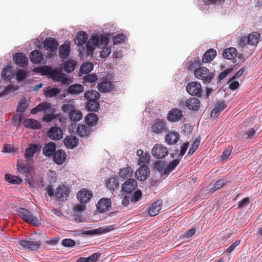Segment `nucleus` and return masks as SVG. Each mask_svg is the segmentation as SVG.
Masks as SVG:
<instances>
[{"label": "nucleus", "instance_id": "f257e3e1", "mask_svg": "<svg viewBox=\"0 0 262 262\" xmlns=\"http://www.w3.org/2000/svg\"><path fill=\"white\" fill-rule=\"evenodd\" d=\"M38 69L42 75L49 76L54 81L61 82L63 85H69L71 82L64 73L59 72L56 70L46 67H41Z\"/></svg>", "mask_w": 262, "mask_h": 262}, {"label": "nucleus", "instance_id": "f03ea898", "mask_svg": "<svg viewBox=\"0 0 262 262\" xmlns=\"http://www.w3.org/2000/svg\"><path fill=\"white\" fill-rule=\"evenodd\" d=\"M100 94L94 90L86 91L84 93V98L87 100L86 108L90 111L96 112L99 107L98 100Z\"/></svg>", "mask_w": 262, "mask_h": 262}, {"label": "nucleus", "instance_id": "7ed1b4c3", "mask_svg": "<svg viewBox=\"0 0 262 262\" xmlns=\"http://www.w3.org/2000/svg\"><path fill=\"white\" fill-rule=\"evenodd\" d=\"M17 212L19 216L26 223H31L34 226H38L39 225V222L38 218L33 216L32 213L28 210L24 208H20L17 209Z\"/></svg>", "mask_w": 262, "mask_h": 262}, {"label": "nucleus", "instance_id": "20e7f679", "mask_svg": "<svg viewBox=\"0 0 262 262\" xmlns=\"http://www.w3.org/2000/svg\"><path fill=\"white\" fill-rule=\"evenodd\" d=\"M194 75L196 78L203 80L205 83H210L213 77L209 70L204 67H201L195 70Z\"/></svg>", "mask_w": 262, "mask_h": 262}, {"label": "nucleus", "instance_id": "39448f33", "mask_svg": "<svg viewBox=\"0 0 262 262\" xmlns=\"http://www.w3.org/2000/svg\"><path fill=\"white\" fill-rule=\"evenodd\" d=\"M186 91L189 94L199 97L201 96L203 92L201 84L196 81L189 83L186 86Z\"/></svg>", "mask_w": 262, "mask_h": 262}, {"label": "nucleus", "instance_id": "423d86ee", "mask_svg": "<svg viewBox=\"0 0 262 262\" xmlns=\"http://www.w3.org/2000/svg\"><path fill=\"white\" fill-rule=\"evenodd\" d=\"M168 150L167 148L162 144H156L151 150L152 156L158 159L164 158L167 155Z\"/></svg>", "mask_w": 262, "mask_h": 262}, {"label": "nucleus", "instance_id": "0eeeda50", "mask_svg": "<svg viewBox=\"0 0 262 262\" xmlns=\"http://www.w3.org/2000/svg\"><path fill=\"white\" fill-rule=\"evenodd\" d=\"M41 243L40 241H31L30 237H27L25 239L19 241V244L20 246L27 249L32 250H35L39 249L41 246Z\"/></svg>", "mask_w": 262, "mask_h": 262}, {"label": "nucleus", "instance_id": "6e6552de", "mask_svg": "<svg viewBox=\"0 0 262 262\" xmlns=\"http://www.w3.org/2000/svg\"><path fill=\"white\" fill-rule=\"evenodd\" d=\"M47 136L51 140L58 141L62 138L63 132L62 130L59 127H52L48 131Z\"/></svg>", "mask_w": 262, "mask_h": 262}, {"label": "nucleus", "instance_id": "1a4fd4ad", "mask_svg": "<svg viewBox=\"0 0 262 262\" xmlns=\"http://www.w3.org/2000/svg\"><path fill=\"white\" fill-rule=\"evenodd\" d=\"M69 190L67 187L64 185L59 186L55 192V196L57 199L63 202L67 200L69 197Z\"/></svg>", "mask_w": 262, "mask_h": 262}, {"label": "nucleus", "instance_id": "9d476101", "mask_svg": "<svg viewBox=\"0 0 262 262\" xmlns=\"http://www.w3.org/2000/svg\"><path fill=\"white\" fill-rule=\"evenodd\" d=\"M137 187V182L134 179H129L125 181L122 185V190L127 193H131Z\"/></svg>", "mask_w": 262, "mask_h": 262}, {"label": "nucleus", "instance_id": "9b49d317", "mask_svg": "<svg viewBox=\"0 0 262 262\" xmlns=\"http://www.w3.org/2000/svg\"><path fill=\"white\" fill-rule=\"evenodd\" d=\"M40 148L41 146L39 144H29V147L25 150V158L27 159L28 161H32L34 154L39 151Z\"/></svg>", "mask_w": 262, "mask_h": 262}, {"label": "nucleus", "instance_id": "f8f14e48", "mask_svg": "<svg viewBox=\"0 0 262 262\" xmlns=\"http://www.w3.org/2000/svg\"><path fill=\"white\" fill-rule=\"evenodd\" d=\"M140 167L136 172V178L139 181L145 180L149 175V169L146 165H140Z\"/></svg>", "mask_w": 262, "mask_h": 262}, {"label": "nucleus", "instance_id": "ddd939ff", "mask_svg": "<svg viewBox=\"0 0 262 262\" xmlns=\"http://www.w3.org/2000/svg\"><path fill=\"white\" fill-rule=\"evenodd\" d=\"M92 196V192L86 189L81 190L77 194L78 200L82 204L88 203Z\"/></svg>", "mask_w": 262, "mask_h": 262}, {"label": "nucleus", "instance_id": "4468645a", "mask_svg": "<svg viewBox=\"0 0 262 262\" xmlns=\"http://www.w3.org/2000/svg\"><path fill=\"white\" fill-rule=\"evenodd\" d=\"M165 128V122L160 119L156 120L151 127V131L157 134H161Z\"/></svg>", "mask_w": 262, "mask_h": 262}, {"label": "nucleus", "instance_id": "2eb2a0df", "mask_svg": "<svg viewBox=\"0 0 262 262\" xmlns=\"http://www.w3.org/2000/svg\"><path fill=\"white\" fill-rule=\"evenodd\" d=\"M113 229L111 226L107 227H102L94 230L88 231H82L81 233L83 235H94L99 234L106 233Z\"/></svg>", "mask_w": 262, "mask_h": 262}, {"label": "nucleus", "instance_id": "dca6fc26", "mask_svg": "<svg viewBox=\"0 0 262 262\" xmlns=\"http://www.w3.org/2000/svg\"><path fill=\"white\" fill-rule=\"evenodd\" d=\"M111 200L108 198H102L97 203V208L100 212H103L108 210L111 206Z\"/></svg>", "mask_w": 262, "mask_h": 262}, {"label": "nucleus", "instance_id": "f3484780", "mask_svg": "<svg viewBox=\"0 0 262 262\" xmlns=\"http://www.w3.org/2000/svg\"><path fill=\"white\" fill-rule=\"evenodd\" d=\"M182 105H185L189 110L197 111L200 107V101L196 98H191L183 102Z\"/></svg>", "mask_w": 262, "mask_h": 262}, {"label": "nucleus", "instance_id": "a211bd4d", "mask_svg": "<svg viewBox=\"0 0 262 262\" xmlns=\"http://www.w3.org/2000/svg\"><path fill=\"white\" fill-rule=\"evenodd\" d=\"M76 108L75 105V102L73 100H67L64 99L63 101V104L61 106L62 111L68 115Z\"/></svg>", "mask_w": 262, "mask_h": 262}, {"label": "nucleus", "instance_id": "6ab92c4d", "mask_svg": "<svg viewBox=\"0 0 262 262\" xmlns=\"http://www.w3.org/2000/svg\"><path fill=\"white\" fill-rule=\"evenodd\" d=\"M97 88L100 92L105 93L112 91L114 88V84L112 82L104 79L101 82L98 84Z\"/></svg>", "mask_w": 262, "mask_h": 262}, {"label": "nucleus", "instance_id": "aec40b11", "mask_svg": "<svg viewBox=\"0 0 262 262\" xmlns=\"http://www.w3.org/2000/svg\"><path fill=\"white\" fill-rule=\"evenodd\" d=\"M98 41L99 37L97 36H93L89 39L86 45V51L88 52V54L92 53L96 47H98Z\"/></svg>", "mask_w": 262, "mask_h": 262}, {"label": "nucleus", "instance_id": "412c9836", "mask_svg": "<svg viewBox=\"0 0 262 262\" xmlns=\"http://www.w3.org/2000/svg\"><path fill=\"white\" fill-rule=\"evenodd\" d=\"M43 45L47 50L50 52H54L57 50L58 43L55 39L50 37L44 41Z\"/></svg>", "mask_w": 262, "mask_h": 262}, {"label": "nucleus", "instance_id": "4be33fe9", "mask_svg": "<svg viewBox=\"0 0 262 262\" xmlns=\"http://www.w3.org/2000/svg\"><path fill=\"white\" fill-rule=\"evenodd\" d=\"M162 202L158 200L152 204L148 209V214L151 216L157 215L162 209Z\"/></svg>", "mask_w": 262, "mask_h": 262}, {"label": "nucleus", "instance_id": "5701e85b", "mask_svg": "<svg viewBox=\"0 0 262 262\" xmlns=\"http://www.w3.org/2000/svg\"><path fill=\"white\" fill-rule=\"evenodd\" d=\"M84 86L80 84H73L70 85L67 91L68 94L72 95H77L84 91Z\"/></svg>", "mask_w": 262, "mask_h": 262}, {"label": "nucleus", "instance_id": "b1692460", "mask_svg": "<svg viewBox=\"0 0 262 262\" xmlns=\"http://www.w3.org/2000/svg\"><path fill=\"white\" fill-rule=\"evenodd\" d=\"M67 155L65 152L59 149L55 152L53 155L54 161L58 165H61L66 161Z\"/></svg>", "mask_w": 262, "mask_h": 262}, {"label": "nucleus", "instance_id": "393cba45", "mask_svg": "<svg viewBox=\"0 0 262 262\" xmlns=\"http://www.w3.org/2000/svg\"><path fill=\"white\" fill-rule=\"evenodd\" d=\"M15 63L20 67H24L27 65L28 58L22 53H16L13 57Z\"/></svg>", "mask_w": 262, "mask_h": 262}, {"label": "nucleus", "instance_id": "a878e982", "mask_svg": "<svg viewBox=\"0 0 262 262\" xmlns=\"http://www.w3.org/2000/svg\"><path fill=\"white\" fill-rule=\"evenodd\" d=\"M56 144L52 142H50L46 144L42 150L43 155L46 157H51L56 151Z\"/></svg>", "mask_w": 262, "mask_h": 262}, {"label": "nucleus", "instance_id": "bb28decb", "mask_svg": "<svg viewBox=\"0 0 262 262\" xmlns=\"http://www.w3.org/2000/svg\"><path fill=\"white\" fill-rule=\"evenodd\" d=\"M63 142L66 147L72 149L78 145V140L76 137L70 135L64 139Z\"/></svg>", "mask_w": 262, "mask_h": 262}, {"label": "nucleus", "instance_id": "cd10ccee", "mask_svg": "<svg viewBox=\"0 0 262 262\" xmlns=\"http://www.w3.org/2000/svg\"><path fill=\"white\" fill-rule=\"evenodd\" d=\"M180 163L179 159H176L172 161L169 162L164 169L163 171L162 172V176H168L170 174L174 169L177 166V165Z\"/></svg>", "mask_w": 262, "mask_h": 262}, {"label": "nucleus", "instance_id": "c85d7f7f", "mask_svg": "<svg viewBox=\"0 0 262 262\" xmlns=\"http://www.w3.org/2000/svg\"><path fill=\"white\" fill-rule=\"evenodd\" d=\"M180 138V134L177 132H169L165 136V141L169 145L177 143Z\"/></svg>", "mask_w": 262, "mask_h": 262}, {"label": "nucleus", "instance_id": "c756f323", "mask_svg": "<svg viewBox=\"0 0 262 262\" xmlns=\"http://www.w3.org/2000/svg\"><path fill=\"white\" fill-rule=\"evenodd\" d=\"M227 107V105L224 101L217 102L216 107L213 109L211 113V117L215 118L219 116L221 112Z\"/></svg>", "mask_w": 262, "mask_h": 262}, {"label": "nucleus", "instance_id": "7c9ffc66", "mask_svg": "<svg viewBox=\"0 0 262 262\" xmlns=\"http://www.w3.org/2000/svg\"><path fill=\"white\" fill-rule=\"evenodd\" d=\"M137 155L139 157L138 163L139 165H146L150 159V155L148 153H144L142 149H138Z\"/></svg>", "mask_w": 262, "mask_h": 262}, {"label": "nucleus", "instance_id": "2f4dec72", "mask_svg": "<svg viewBox=\"0 0 262 262\" xmlns=\"http://www.w3.org/2000/svg\"><path fill=\"white\" fill-rule=\"evenodd\" d=\"M30 59L32 63H39L43 60V55L40 51L35 50L31 52Z\"/></svg>", "mask_w": 262, "mask_h": 262}, {"label": "nucleus", "instance_id": "473e14b6", "mask_svg": "<svg viewBox=\"0 0 262 262\" xmlns=\"http://www.w3.org/2000/svg\"><path fill=\"white\" fill-rule=\"evenodd\" d=\"M182 116V111L179 109L175 108L169 113L167 118L169 121L176 122L180 120Z\"/></svg>", "mask_w": 262, "mask_h": 262}, {"label": "nucleus", "instance_id": "72a5a7b5", "mask_svg": "<svg viewBox=\"0 0 262 262\" xmlns=\"http://www.w3.org/2000/svg\"><path fill=\"white\" fill-rule=\"evenodd\" d=\"M216 55V52L213 49H210L206 51L203 55L202 61L203 62H210Z\"/></svg>", "mask_w": 262, "mask_h": 262}, {"label": "nucleus", "instance_id": "f704fd0d", "mask_svg": "<svg viewBox=\"0 0 262 262\" xmlns=\"http://www.w3.org/2000/svg\"><path fill=\"white\" fill-rule=\"evenodd\" d=\"M23 124L25 127L34 129L40 128L41 127L39 122L33 119H26Z\"/></svg>", "mask_w": 262, "mask_h": 262}, {"label": "nucleus", "instance_id": "c9c22d12", "mask_svg": "<svg viewBox=\"0 0 262 262\" xmlns=\"http://www.w3.org/2000/svg\"><path fill=\"white\" fill-rule=\"evenodd\" d=\"M88 39V35L85 32L80 31L77 33L75 42L79 46L85 43Z\"/></svg>", "mask_w": 262, "mask_h": 262}, {"label": "nucleus", "instance_id": "e433bc0d", "mask_svg": "<svg viewBox=\"0 0 262 262\" xmlns=\"http://www.w3.org/2000/svg\"><path fill=\"white\" fill-rule=\"evenodd\" d=\"M70 53V47L69 45L64 43L59 47V55L62 59H66Z\"/></svg>", "mask_w": 262, "mask_h": 262}, {"label": "nucleus", "instance_id": "4c0bfd02", "mask_svg": "<svg viewBox=\"0 0 262 262\" xmlns=\"http://www.w3.org/2000/svg\"><path fill=\"white\" fill-rule=\"evenodd\" d=\"M3 80L10 81L14 76V73L11 67H7L4 68L1 73Z\"/></svg>", "mask_w": 262, "mask_h": 262}, {"label": "nucleus", "instance_id": "58836bf2", "mask_svg": "<svg viewBox=\"0 0 262 262\" xmlns=\"http://www.w3.org/2000/svg\"><path fill=\"white\" fill-rule=\"evenodd\" d=\"M237 50L234 48H229L225 49L223 53V57L229 60L234 59L236 56Z\"/></svg>", "mask_w": 262, "mask_h": 262}, {"label": "nucleus", "instance_id": "ea45409f", "mask_svg": "<svg viewBox=\"0 0 262 262\" xmlns=\"http://www.w3.org/2000/svg\"><path fill=\"white\" fill-rule=\"evenodd\" d=\"M260 34L257 32H253L249 34L247 37V43L251 46H255L257 44L260 38Z\"/></svg>", "mask_w": 262, "mask_h": 262}, {"label": "nucleus", "instance_id": "a19ab883", "mask_svg": "<svg viewBox=\"0 0 262 262\" xmlns=\"http://www.w3.org/2000/svg\"><path fill=\"white\" fill-rule=\"evenodd\" d=\"M229 182V181L224 179H219L214 184L213 186L210 189L209 191L212 193L215 192L227 185Z\"/></svg>", "mask_w": 262, "mask_h": 262}, {"label": "nucleus", "instance_id": "79ce46f5", "mask_svg": "<svg viewBox=\"0 0 262 262\" xmlns=\"http://www.w3.org/2000/svg\"><path fill=\"white\" fill-rule=\"evenodd\" d=\"M44 95L47 97H56L61 91V90L58 88H51L49 86L47 88V90H44Z\"/></svg>", "mask_w": 262, "mask_h": 262}, {"label": "nucleus", "instance_id": "37998d69", "mask_svg": "<svg viewBox=\"0 0 262 262\" xmlns=\"http://www.w3.org/2000/svg\"><path fill=\"white\" fill-rule=\"evenodd\" d=\"M118 178L117 177H111L106 181V186L110 190H115L118 187Z\"/></svg>", "mask_w": 262, "mask_h": 262}, {"label": "nucleus", "instance_id": "c03bdc74", "mask_svg": "<svg viewBox=\"0 0 262 262\" xmlns=\"http://www.w3.org/2000/svg\"><path fill=\"white\" fill-rule=\"evenodd\" d=\"M82 113L79 110H78L77 108L75 109L72 113H71L68 115V117L70 120L74 122H77L80 121L82 118Z\"/></svg>", "mask_w": 262, "mask_h": 262}, {"label": "nucleus", "instance_id": "a18cd8bd", "mask_svg": "<svg viewBox=\"0 0 262 262\" xmlns=\"http://www.w3.org/2000/svg\"><path fill=\"white\" fill-rule=\"evenodd\" d=\"M98 120L97 115L94 113L89 114L85 117V123L90 126L95 125Z\"/></svg>", "mask_w": 262, "mask_h": 262}, {"label": "nucleus", "instance_id": "49530a36", "mask_svg": "<svg viewBox=\"0 0 262 262\" xmlns=\"http://www.w3.org/2000/svg\"><path fill=\"white\" fill-rule=\"evenodd\" d=\"M5 179L7 181L13 184H19L23 181L20 178L11 175V174H6Z\"/></svg>", "mask_w": 262, "mask_h": 262}, {"label": "nucleus", "instance_id": "de8ad7c7", "mask_svg": "<svg viewBox=\"0 0 262 262\" xmlns=\"http://www.w3.org/2000/svg\"><path fill=\"white\" fill-rule=\"evenodd\" d=\"M77 132L79 136L81 137H85L89 134L90 128L89 127H88L85 125H80L77 127Z\"/></svg>", "mask_w": 262, "mask_h": 262}, {"label": "nucleus", "instance_id": "09e8293b", "mask_svg": "<svg viewBox=\"0 0 262 262\" xmlns=\"http://www.w3.org/2000/svg\"><path fill=\"white\" fill-rule=\"evenodd\" d=\"M17 166L18 170L25 174L29 173L32 170V167L28 164H18Z\"/></svg>", "mask_w": 262, "mask_h": 262}, {"label": "nucleus", "instance_id": "8fccbe9b", "mask_svg": "<svg viewBox=\"0 0 262 262\" xmlns=\"http://www.w3.org/2000/svg\"><path fill=\"white\" fill-rule=\"evenodd\" d=\"M94 65L92 62H85L83 63L80 67V72L81 73H89L93 69Z\"/></svg>", "mask_w": 262, "mask_h": 262}, {"label": "nucleus", "instance_id": "3c124183", "mask_svg": "<svg viewBox=\"0 0 262 262\" xmlns=\"http://www.w3.org/2000/svg\"><path fill=\"white\" fill-rule=\"evenodd\" d=\"M142 196V193L140 190H136L134 193L130 194V203H135L139 201Z\"/></svg>", "mask_w": 262, "mask_h": 262}, {"label": "nucleus", "instance_id": "603ef678", "mask_svg": "<svg viewBox=\"0 0 262 262\" xmlns=\"http://www.w3.org/2000/svg\"><path fill=\"white\" fill-rule=\"evenodd\" d=\"M75 66L76 62L74 60H67L64 63V70L67 73H71L75 69Z\"/></svg>", "mask_w": 262, "mask_h": 262}, {"label": "nucleus", "instance_id": "864d4df0", "mask_svg": "<svg viewBox=\"0 0 262 262\" xmlns=\"http://www.w3.org/2000/svg\"><path fill=\"white\" fill-rule=\"evenodd\" d=\"M165 167V162L163 161H157L154 165V169L160 172L161 176L162 172L163 171Z\"/></svg>", "mask_w": 262, "mask_h": 262}, {"label": "nucleus", "instance_id": "5fc2aeb1", "mask_svg": "<svg viewBox=\"0 0 262 262\" xmlns=\"http://www.w3.org/2000/svg\"><path fill=\"white\" fill-rule=\"evenodd\" d=\"M26 102L27 100L25 98L20 99L17 105L16 111L21 113L24 112L27 108Z\"/></svg>", "mask_w": 262, "mask_h": 262}, {"label": "nucleus", "instance_id": "6e6d98bb", "mask_svg": "<svg viewBox=\"0 0 262 262\" xmlns=\"http://www.w3.org/2000/svg\"><path fill=\"white\" fill-rule=\"evenodd\" d=\"M98 79L97 76L96 74H88L83 78V83H93Z\"/></svg>", "mask_w": 262, "mask_h": 262}, {"label": "nucleus", "instance_id": "4d7b16f0", "mask_svg": "<svg viewBox=\"0 0 262 262\" xmlns=\"http://www.w3.org/2000/svg\"><path fill=\"white\" fill-rule=\"evenodd\" d=\"M132 173V170L129 167H126L120 170L119 174L120 177L123 178L126 177H130Z\"/></svg>", "mask_w": 262, "mask_h": 262}, {"label": "nucleus", "instance_id": "13d9d810", "mask_svg": "<svg viewBox=\"0 0 262 262\" xmlns=\"http://www.w3.org/2000/svg\"><path fill=\"white\" fill-rule=\"evenodd\" d=\"M200 143V141L199 140H195L192 144L191 147L190 148L188 152V156L192 155L194 151L197 149Z\"/></svg>", "mask_w": 262, "mask_h": 262}, {"label": "nucleus", "instance_id": "bf43d9fd", "mask_svg": "<svg viewBox=\"0 0 262 262\" xmlns=\"http://www.w3.org/2000/svg\"><path fill=\"white\" fill-rule=\"evenodd\" d=\"M111 49L108 47H103L100 52V57L103 58L107 57L111 53Z\"/></svg>", "mask_w": 262, "mask_h": 262}, {"label": "nucleus", "instance_id": "052dcab7", "mask_svg": "<svg viewBox=\"0 0 262 262\" xmlns=\"http://www.w3.org/2000/svg\"><path fill=\"white\" fill-rule=\"evenodd\" d=\"M233 70V69L231 68L222 72L218 76V81L220 82L222 80L224 79L229 74L232 72Z\"/></svg>", "mask_w": 262, "mask_h": 262}, {"label": "nucleus", "instance_id": "680f3d73", "mask_svg": "<svg viewBox=\"0 0 262 262\" xmlns=\"http://www.w3.org/2000/svg\"><path fill=\"white\" fill-rule=\"evenodd\" d=\"M22 115L15 114L13 115L12 120L13 124L15 125L19 126L22 121Z\"/></svg>", "mask_w": 262, "mask_h": 262}, {"label": "nucleus", "instance_id": "e2e57ef3", "mask_svg": "<svg viewBox=\"0 0 262 262\" xmlns=\"http://www.w3.org/2000/svg\"><path fill=\"white\" fill-rule=\"evenodd\" d=\"M61 244L64 247H72L75 245V242L72 239L65 238L62 241Z\"/></svg>", "mask_w": 262, "mask_h": 262}, {"label": "nucleus", "instance_id": "0e129e2a", "mask_svg": "<svg viewBox=\"0 0 262 262\" xmlns=\"http://www.w3.org/2000/svg\"><path fill=\"white\" fill-rule=\"evenodd\" d=\"M50 104L46 102L40 103L36 106V108L38 110L39 112L49 110L50 109Z\"/></svg>", "mask_w": 262, "mask_h": 262}, {"label": "nucleus", "instance_id": "69168bd1", "mask_svg": "<svg viewBox=\"0 0 262 262\" xmlns=\"http://www.w3.org/2000/svg\"><path fill=\"white\" fill-rule=\"evenodd\" d=\"M27 75L26 73L21 69H19V70H18L16 74L17 79L19 81L23 80L25 78L27 77Z\"/></svg>", "mask_w": 262, "mask_h": 262}, {"label": "nucleus", "instance_id": "338daca9", "mask_svg": "<svg viewBox=\"0 0 262 262\" xmlns=\"http://www.w3.org/2000/svg\"><path fill=\"white\" fill-rule=\"evenodd\" d=\"M108 43V39L105 36H103L99 38V41L98 42V47H100V46L106 47Z\"/></svg>", "mask_w": 262, "mask_h": 262}, {"label": "nucleus", "instance_id": "774afa93", "mask_svg": "<svg viewBox=\"0 0 262 262\" xmlns=\"http://www.w3.org/2000/svg\"><path fill=\"white\" fill-rule=\"evenodd\" d=\"M195 233V229L191 228L189 230L186 231L182 235V237L185 238H188L193 235Z\"/></svg>", "mask_w": 262, "mask_h": 262}]
</instances>
